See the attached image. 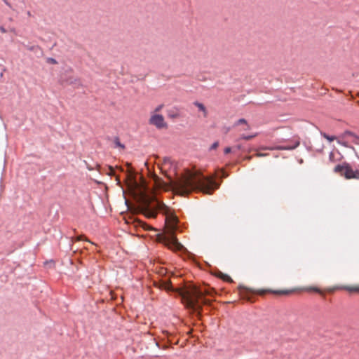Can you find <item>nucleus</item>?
I'll return each instance as SVG.
<instances>
[{
	"label": "nucleus",
	"mask_w": 359,
	"mask_h": 359,
	"mask_svg": "<svg viewBox=\"0 0 359 359\" xmlns=\"http://www.w3.org/2000/svg\"><path fill=\"white\" fill-rule=\"evenodd\" d=\"M239 294L242 299H246L248 302H252L254 294L264 295L266 293H272L278 295H287L290 294L292 290H254L245 286H240L238 287Z\"/></svg>",
	"instance_id": "obj_5"
},
{
	"label": "nucleus",
	"mask_w": 359,
	"mask_h": 359,
	"mask_svg": "<svg viewBox=\"0 0 359 359\" xmlns=\"http://www.w3.org/2000/svg\"><path fill=\"white\" fill-rule=\"evenodd\" d=\"M231 151V147H226L224 149V154H226L230 153Z\"/></svg>",
	"instance_id": "obj_24"
},
{
	"label": "nucleus",
	"mask_w": 359,
	"mask_h": 359,
	"mask_svg": "<svg viewBox=\"0 0 359 359\" xmlns=\"http://www.w3.org/2000/svg\"><path fill=\"white\" fill-rule=\"evenodd\" d=\"M299 144V142H297L294 146H292V147H276L275 149H278V150H290V149H295L296 147H297Z\"/></svg>",
	"instance_id": "obj_12"
},
{
	"label": "nucleus",
	"mask_w": 359,
	"mask_h": 359,
	"mask_svg": "<svg viewBox=\"0 0 359 359\" xmlns=\"http://www.w3.org/2000/svg\"><path fill=\"white\" fill-rule=\"evenodd\" d=\"M149 123L158 129L166 128L168 126L164 117L160 114H152L149 120Z\"/></svg>",
	"instance_id": "obj_8"
},
{
	"label": "nucleus",
	"mask_w": 359,
	"mask_h": 359,
	"mask_svg": "<svg viewBox=\"0 0 359 359\" xmlns=\"http://www.w3.org/2000/svg\"><path fill=\"white\" fill-rule=\"evenodd\" d=\"M135 222L137 224L136 226H140L143 227L145 229H148L149 228V226L147 224H145L144 222H143L141 220L137 219V220L135 221Z\"/></svg>",
	"instance_id": "obj_15"
},
{
	"label": "nucleus",
	"mask_w": 359,
	"mask_h": 359,
	"mask_svg": "<svg viewBox=\"0 0 359 359\" xmlns=\"http://www.w3.org/2000/svg\"><path fill=\"white\" fill-rule=\"evenodd\" d=\"M177 218L173 215H168L165 218V225L167 228V238L165 245L174 250H180L183 248L175 236V231L177 229Z\"/></svg>",
	"instance_id": "obj_4"
},
{
	"label": "nucleus",
	"mask_w": 359,
	"mask_h": 359,
	"mask_svg": "<svg viewBox=\"0 0 359 359\" xmlns=\"http://www.w3.org/2000/svg\"><path fill=\"white\" fill-rule=\"evenodd\" d=\"M162 161L164 165H170L171 164V160L169 157H163Z\"/></svg>",
	"instance_id": "obj_19"
},
{
	"label": "nucleus",
	"mask_w": 359,
	"mask_h": 359,
	"mask_svg": "<svg viewBox=\"0 0 359 359\" xmlns=\"http://www.w3.org/2000/svg\"><path fill=\"white\" fill-rule=\"evenodd\" d=\"M109 175H115L114 169L111 166L108 167V172H107Z\"/></svg>",
	"instance_id": "obj_20"
},
{
	"label": "nucleus",
	"mask_w": 359,
	"mask_h": 359,
	"mask_svg": "<svg viewBox=\"0 0 359 359\" xmlns=\"http://www.w3.org/2000/svg\"><path fill=\"white\" fill-rule=\"evenodd\" d=\"M322 135H323V137L325 139H326V140H328L329 142H332V141H334V140H337V141H338L339 140H340V138H339H339H337V137H335V136H330V135H327L326 133H322Z\"/></svg>",
	"instance_id": "obj_14"
},
{
	"label": "nucleus",
	"mask_w": 359,
	"mask_h": 359,
	"mask_svg": "<svg viewBox=\"0 0 359 359\" xmlns=\"http://www.w3.org/2000/svg\"><path fill=\"white\" fill-rule=\"evenodd\" d=\"M1 31H2L3 32H6V31H5V29H4V28H1Z\"/></svg>",
	"instance_id": "obj_33"
},
{
	"label": "nucleus",
	"mask_w": 359,
	"mask_h": 359,
	"mask_svg": "<svg viewBox=\"0 0 359 359\" xmlns=\"http://www.w3.org/2000/svg\"><path fill=\"white\" fill-rule=\"evenodd\" d=\"M116 180L118 182V184H120V179L118 176L116 177Z\"/></svg>",
	"instance_id": "obj_29"
},
{
	"label": "nucleus",
	"mask_w": 359,
	"mask_h": 359,
	"mask_svg": "<svg viewBox=\"0 0 359 359\" xmlns=\"http://www.w3.org/2000/svg\"><path fill=\"white\" fill-rule=\"evenodd\" d=\"M334 172L344 176L346 179L359 180V170H354L348 163L337 165L334 168Z\"/></svg>",
	"instance_id": "obj_6"
},
{
	"label": "nucleus",
	"mask_w": 359,
	"mask_h": 359,
	"mask_svg": "<svg viewBox=\"0 0 359 359\" xmlns=\"http://www.w3.org/2000/svg\"><path fill=\"white\" fill-rule=\"evenodd\" d=\"M175 193L184 196L194 191H200L211 194L219 188L213 178L205 177L198 172L187 170L183 175L171 182Z\"/></svg>",
	"instance_id": "obj_1"
},
{
	"label": "nucleus",
	"mask_w": 359,
	"mask_h": 359,
	"mask_svg": "<svg viewBox=\"0 0 359 359\" xmlns=\"http://www.w3.org/2000/svg\"><path fill=\"white\" fill-rule=\"evenodd\" d=\"M158 287L160 289H163L167 291L173 290L171 283L168 280H162L158 284Z\"/></svg>",
	"instance_id": "obj_11"
},
{
	"label": "nucleus",
	"mask_w": 359,
	"mask_h": 359,
	"mask_svg": "<svg viewBox=\"0 0 359 359\" xmlns=\"http://www.w3.org/2000/svg\"><path fill=\"white\" fill-rule=\"evenodd\" d=\"M114 145H115V147H118L121 149H125V146L121 143L120 142V140L118 137H114Z\"/></svg>",
	"instance_id": "obj_13"
},
{
	"label": "nucleus",
	"mask_w": 359,
	"mask_h": 359,
	"mask_svg": "<svg viewBox=\"0 0 359 359\" xmlns=\"http://www.w3.org/2000/svg\"><path fill=\"white\" fill-rule=\"evenodd\" d=\"M218 146H219V142H215L212 144L210 149H216L218 147Z\"/></svg>",
	"instance_id": "obj_22"
},
{
	"label": "nucleus",
	"mask_w": 359,
	"mask_h": 359,
	"mask_svg": "<svg viewBox=\"0 0 359 359\" xmlns=\"http://www.w3.org/2000/svg\"><path fill=\"white\" fill-rule=\"evenodd\" d=\"M220 278L222 279H223L224 280H226L227 282H232L233 281L231 278L229 276H228L226 274H223L222 273H221V275H220Z\"/></svg>",
	"instance_id": "obj_17"
},
{
	"label": "nucleus",
	"mask_w": 359,
	"mask_h": 359,
	"mask_svg": "<svg viewBox=\"0 0 359 359\" xmlns=\"http://www.w3.org/2000/svg\"><path fill=\"white\" fill-rule=\"evenodd\" d=\"M256 136V135H248V136H246V135H242L241 137V139H243V140H251L252 138L255 137Z\"/></svg>",
	"instance_id": "obj_21"
},
{
	"label": "nucleus",
	"mask_w": 359,
	"mask_h": 359,
	"mask_svg": "<svg viewBox=\"0 0 359 359\" xmlns=\"http://www.w3.org/2000/svg\"><path fill=\"white\" fill-rule=\"evenodd\" d=\"M305 290H306V291H314V292H316L318 293H321V290L319 288H318L317 287H309L305 288Z\"/></svg>",
	"instance_id": "obj_18"
},
{
	"label": "nucleus",
	"mask_w": 359,
	"mask_h": 359,
	"mask_svg": "<svg viewBox=\"0 0 359 359\" xmlns=\"http://www.w3.org/2000/svg\"><path fill=\"white\" fill-rule=\"evenodd\" d=\"M177 291L186 306L195 311H199L202 305L210 304V299L205 296L212 297L215 293L213 288L206 286L198 287L195 285L178 289Z\"/></svg>",
	"instance_id": "obj_3"
},
{
	"label": "nucleus",
	"mask_w": 359,
	"mask_h": 359,
	"mask_svg": "<svg viewBox=\"0 0 359 359\" xmlns=\"http://www.w3.org/2000/svg\"><path fill=\"white\" fill-rule=\"evenodd\" d=\"M264 149H269V150H272L273 148H264Z\"/></svg>",
	"instance_id": "obj_32"
},
{
	"label": "nucleus",
	"mask_w": 359,
	"mask_h": 359,
	"mask_svg": "<svg viewBox=\"0 0 359 359\" xmlns=\"http://www.w3.org/2000/svg\"><path fill=\"white\" fill-rule=\"evenodd\" d=\"M3 1L5 2V4H6V5H8V6H11L10 3H9L7 0H3Z\"/></svg>",
	"instance_id": "obj_28"
},
{
	"label": "nucleus",
	"mask_w": 359,
	"mask_h": 359,
	"mask_svg": "<svg viewBox=\"0 0 359 359\" xmlns=\"http://www.w3.org/2000/svg\"><path fill=\"white\" fill-rule=\"evenodd\" d=\"M194 104L198 109V110L202 112L203 114V116L204 118H207L208 116V110L205 107V106L203 104V103H201L198 101H196L194 102Z\"/></svg>",
	"instance_id": "obj_10"
},
{
	"label": "nucleus",
	"mask_w": 359,
	"mask_h": 359,
	"mask_svg": "<svg viewBox=\"0 0 359 359\" xmlns=\"http://www.w3.org/2000/svg\"><path fill=\"white\" fill-rule=\"evenodd\" d=\"M161 109H162V105L158 106V107L156 109V111H160Z\"/></svg>",
	"instance_id": "obj_27"
},
{
	"label": "nucleus",
	"mask_w": 359,
	"mask_h": 359,
	"mask_svg": "<svg viewBox=\"0 0 359 359\" xmlns=\"http://www.w3.org/2000/svg\"><path fill=\"white\" fill-rule=\"evenodd\" d=\"M245 158L248 159V160H250L252 158V156H247Z\"/></svg>",
	"instance_id": "obj_31"
},
{
	"label": "nucleus",
	"mask_w": 359,
	"mask_h": 359,
	"mask_svg": "<svg viewBox=\"0 0 359 359\" xmlns=\"http://www.w3.org/2000/svg\"><path fill=\"white\" fill-rule=\"evenodd\" d=\"M338 289L345 290L351 293L359 292V285H344L337 287Z\"/></svg>",
	"instance_id": "obj_9"
},
{
	"label": "nucleus",
	"mask_w": 359,
	"mask_h": 359,
	"mask_svg": "<svg viewBox=\"0 0 359 359\" xmlns=\"http://www.w3.org/2000/svg\"><path fill=\"white\" fill-rule=\"evenodd\" d=\"M339 138L340 140H338V143L345 147H348V143L350 142L356 144H359V135L349 130L344 132L339 136Z\"/></svg>",
	"instance_id": "obj_7"
},
{
	"label": "nucleus",
	"mask_w": 359,
	"mask_h": 359,
	"mask_svg": "<svg viewBox=\"0 0 359 359\" xmlns=\"http://www.w3.org/2000/svg\"><path fill=\"white\" fill-rule=\"evenodd\" d=\"M51 62H52L53 64H56V63H57L56 60H54V59H51Z\"/></svg>",
	"instance_id": "obj_30"
},
{
	"label": "nucleus",
	"mask_w": 359,
	"mask_h": 359,
	"mask_svg": "<svg viewBox=\"0 0 359 359\" xmlns=\"http://www.w3.org/2000/svg\"><path fill=\"white\" fill-rule=\"evenodd\" d=\"M220 172H221V174H222V175H221V177H222V178H226V177H228V174H226V172H225L224 170H222Z\"/></svg>",
	"instance_id": "obj_23"
},
{
	"label": "nucleus",
	"mask_w": 359,
	"mask_h": 359,
	"mask_svg": "<svg viewBox=\"0 0 359 359\" xmlns=\"http://www.w3.org/2000/svg\"><path fill=\"white\" fill-rule=\"evenodd\" d=\"M83 237H84V236H82V235H81V236H77V237L76 238V241H82V240H83Z\"/></svg>",
	"instance_id": "obj_26"
},
{
	"label": "nucleus",
	"mask_w": 359,
	"mask_h": 359,
	"mask_svg": "<svg viewBox=\"0 0 359 359\" xmlns=\"http://www.w3.org/2000/svg\"><path fill=\"white\" fill-rule=\"evenodd\" d=\"M128 186L138 196L140 210L146 217L154 218L157 215L158 210L164 211L167 209L164 203L148 192L144 184H140L137 182L133 173L130 172L128 175Z\"/></svg>",
	"instance_id": "obj_2"
},
{
	"label": "nucleus",
	"mask_w": 359,
	"mask_h": 359,
	"mask_svg": "<svg viewBox=\"0 0 359 359\" xmlns=\"http://www.w3.org/2000/svg\"><path fill=\"white\" fill-rule=\"evenodd\" d=\"M255 156H257V157H262V156H266V154H262V153H259V152H258V153H257V154H255Z\"/></svg>",
	"instance_id": "obj_25"
},
{
	"label": "nucleus",
	"mask_w": 359,
	"mask_h": 359,
	"mask_svg": "<svg viewBox=\"0 0 359 359\" xmlns=\"http://www.w3.org/2000/svg\"><path fill=\"white\" fill-rule=\"evenodd\" d=\"M240 124H245V125H247L246 130L250 129V126L248 125L247 121L245 119L241 118V119L238 120V121L236 123V125L238 126V125H240Z\"/></svg>",
	"instance_id": "obj_16"
}]
</instances>
